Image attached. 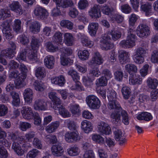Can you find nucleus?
Listing matches in <instances>:
<instances>
[{
  "instance_id": "nucleus-1",
  "label": "nucleus",
  "mask_w": 158,
  "mask_h": 158,
  "mask_svg": "<svg viewBox=\"0 0 158 158\" xmlns=\"http://www.w3.org/2000/svg\"><path fill=\"white\" fill-rule=\"evenodd\" d=\"M107 96L109 100L108 106L109 109L113 111L110 115L112 122L116 124L120 120V112L121 110L118 103L115 99L117 97L116 92L113 89H109L107 92Z\"/></svg>"
},
{
  "instance_id": "nucleus-2",
  "label": "nucleus",
  "mask_w": 158,
  "mask_h": 158,
  "mask_svg": "<svg viewBox=\"0 0 158 158\" xmlns=\"http://www.w3.org/2000/svg\"><path fill=\"white\" fill-rule=\"evenodd\" d=\"M124 32V29L118 27L112 30L110 33L106 34L102 37L100 40V47L102 49L106 50L112 48L113 47V44L111 42V35L112 39L114 40H116L119 39L122 33Z\"/></svg>"
},
{
  "instance_id": "nucleus-3",
  "label": "nucleus",
  "mask_w": 158,
  "mask_h": 158,
  "mask_svg": "<svg viewBox=\"0 0 158 158\" xmlns=\"http://www.w3.org/2000/svg\"><path fill=\"white\" fill-rule=\"evenodd\" d=\"M16 46L15 44L12 42H10L9 48L7 50L1 51L0 53V63L4 65H6L7 63L4 58L9 59L12 58L15 53V50Z\"/></svg>"
},
{
  "instance_id": "nucleus-4",
  "label": "nucleus",
  "mask_w": 158,
  "mask_h": 158,
  "mask_svg": "<svg viewBox=\"0 0 158 158\" xmlns=\"http://www.w3.org/2000/svg\"><path fill=\"white\" fill-rule=\"evenodd\" d=\"M56 5V7L54 8L52 10L51 14L54 16H56L61 15L60 10L58 8L61 7L63 8H67L73 6H74V3L72 0H53Z\"/></svg>"
},
{
  "instance_id": "nucleus-5",
  "label": "nucleus",
  "mask_w": 158,
  "mask_h": 158,
  "mask_svg": "<svg viewBox=\"0 0 158 158\" xmlns=\"http://www.w3.org/2000/svg\"><path fill=\"white\" fill-rule=\"evenodd\" d=\"M20 140L16 141L19 143L15 142L13 143L12 148L13 149L15 152L18 156H23L27 149L30 147L29 144L27 142L23 140V138L19 139Z\"/></svg>"
},
{
  "instance_id": "nucleus-6",
  "label": "nucleus",
  "mask_w": 158,
  "mask_h": 158,
  "mask_svg": "<svg viewBox=\"0 0 158 158\" xmlns=\"http://www.w3.org/2000/svg\"><path fill=\"white\" fill-rule=\"evenodd\" d=\"M145 45L144 43L142 44L141 46L135 49V53L133 56V60L135 63L139 64L144 62V57L147 53Z\"/></svg>"
},
{
  "instance_id": "nucleus-7",
  "label": "nucleus",
  "mask_w": 158,
  "mask_h": 158,
  "mask_svg": "<svg viewBox=\"0 0 158 158\" xmlns=\"http://www.w3.org/2000/svg\"><path fill=\"white\" fill-rule=\"evenodd\" d=\"M133 30L131 29L128 32L126 40L121 41L120 44L122 47L126 48H132L135 45L136 36L133 33Z\"/></svg>"
},
{
  "instance_id": "nucleus-8",
  "label": "nucleus",
  "mask_w": 158,
  "mask_h": 158,
  "mask_svg": "<svg viewBox=\"0 0 158 158\" xmlns=\"http://www.w3.org/2000/svg\"><path fill=\"white\" fill-rule=\"evenodd\" d=\"M25 74H20L19 72L15 71L11 72L9 74V77L15 78V83L17 88H20L23 85L24 80L26 78Z\"/></svg>"
},
{
  "instance_id": "nucleus-9",
  "label": "nucleus",
  "mask_w": 158,
  "mask_h": 158,
  "mask_svg": "<svg viewBox=\"0 0 158 158\" xmlns=\"http://www.w3.org/2000/svg\"><path fill=\"white\" fill-rule=\"evenodd\" d=\"M86 101L89 107L93 109H98L100 106V101L95 95H90L86 98Z\"/></svg>"
},
{
  "instance_id": "nucleus-10",
  "label": "nucleus",
  "mask_w": 158,
  "mask_h": 158,
  "mask_svg": "<svg viewBox=\"0 0 158 158\" xmlns=\"http://www.w3.org/2000/svg\"><path fill=\"white\" fill-rule=\"evenodd\" d=\"M81 139V137L79 133L76 131L67 132L64 135V139L68 143H73L79 141Z\"/></svg>"
},
{
  "instance_id": "nucleus-11",
  "label": "nucleus",
  "mask_w": 158,
  "mask_h": 158,
  "mask_svg": "<svg viewBox=\"0 0 158 158\" xmlns=\"http://www.w3.org/2000/svg\"><path fill=\"white\" fill-rule=\"evenodd\" d=\"M1 26L2 27V32L6 38L8 40L12 39L13 35L10 23L7 21H4L2 23Z\"/></svg>"
},
{
  "instance_id": "nucleus-12",
  "label": "nucleus",
  "mask_w": 158,
  "mask_h": 158,
  "mask_svg": "<svg viewBox=\"0 0 158 158\" xmlns=\"http://www.w3.org/2000/svg\"><path fill=\"white\" fill-rule=\"evenodd\" d=\"M33 107L35 110L44 111L48 109L47 102L44 99H36L34 103Z\"/></svg>"
},
{
  "instance_id": "nucleus-13",
  "label": "nucleus",
  "mask_w": 158,
  "mask_h": 158,
  "mask_svg": "<svg viewBox=\"0 0 158 158\" xmlns=\"http://www.w3.org/2000/svg\"><path fill=\"white\" fill-rule=\"evenodd\" d=\"M101 74V72L99 70L98 67H96L93 68L91 69L89 72V75L90 76L92 77L93 78L92 79H90L88 78V80H87V78L85 77H84L83 78V81L87 85H90V84L92 83V81L94 80V77H98Z\"/></svg>"
},
{
  "instance_id": "nucleus-14",
  "label": "nucleus",
  "mask_w": 158,
  "mask_h": 158,
  "mask_svg": "<svg viewBox=\"0 0 158 158\" xmlns=\"http://www.w3.org/2000/svg\"><path fill=\"white\" fill-rule=\"evenodd\" d=\"M33 14L37 18L40 19L46 18L49 15L45 9L39 6H37L35 8Z\"/></svg>"
},
{
  "instance_id": "nucleus-15",
  "label": "nucleus",
  "mask_w": 158,
  "mask_h": 158,
  "mask_svg": "<svg viewBox=\"0 0 158 158\" xmlns=\"http://www.w3.org/2000/svg\"><path fill=\"white\" fill-rule=\"evenodd\" d=\"M137 35L141 38L147 37L150 34L149 27L145 24H140L137 27Z\"/></svg>"
},
{
  "instance_id": "nucleus-16",
  "label": "nucleus",
  "mask_w": 158,
  "mask_h": 158,
  "mask_svg": "<svg viewBox=\"0 0 158 158\" xmlns=\"http://www.w3.org/2000/svg\"><path fill=\"white\" fill-rule=\"evenodd\" d=\"M103 60L101 56L98 52H94L92 59L89 61L88 64L91 66L99 65L102 64Z\"/></svg>"
},
{
  "instance_id": "nucleus-17",
  "label": "nucleus",
  "mask_w": 158,
  "mask_h": 158,
  "mask_svg": "<svg viewBox=\"0 0 158 158\" xmlns=\"http://www.w3.org/2000/svg\"><path fill=\"white\" fill-rule=\"evenodd\" d=\"M98 130L102 135H109L111 133L110 126L104 122H101L98 124Z\"/></svg>"
},
{
  "instance_id": "nucleus-18",
  "label": "nucleus",
  "mask_w": 158,
  "mask_h": 158,
  "mask_svg": "<svg viewBox=\"0 0 158 158\" xmlns=\"http://www.w3.org/2000/svg\"><path fill=\"white\" fill-rule=\"evenodd\" d=\"M21 113L23 117L27 120L33 118L34 114L32 108L28 106L22 107L21 109Z\"/></svg>"
},
{
  "instance_id": "nucleus-19",
  "label": "nucleus",
  "mask_w": 158,
  "mask_h": 158,
  "mask_svg": "<svg viewBox=\"0 0 158 158\" xmlns=\"http://www.w3.org/2000/svg\"><path fill=\"white\" fill-rule=\"evenodd\" d=\"M100 7L99 5H94L89 11L90 16L92 18H100L101 15Z\"/></svg>"
},
{
  "instance_id": "nucleus-20",
  "label": "nucleus",
  "mask_w": 158,
  "mask_h": 158,
  "mask_svg": "<svg viewBox=\"0 0 158 158\" xmlns=\"http://www.w3.org/2000/svg\"><path fill=\"white\" fill-rule=\"evenodd\" d=\"M10 10L17 14L21 15L23 13V10L19 2L17 1H13L9 5Z\"/></svg>"
},
{
  "instance_id": "nucleus-21",
  "label": "nucleus",
  "mask_w": 158,
  "mask_h": 158,
  "mask_svg": "<svg viewBox=\"0 0 158 158\" xmlns=\"http://www.w3.org/2000/svg\"><path fill=\"white\" fill-rule=\"evenodd\" d=\"M142 78L139 74L133 73L129 77V83L131 85H139L142 84Z\"/></svg>"
},
{
  "instance_id": "nucleus-22",
  "label": "nucleus",
  "mask_w": 158,
  "mask_h": 158,
  "mask_svg": "<svg viewBox=\"0 0 158 158\" xmlns=\"http://www.w3.org/2000/svg\"><path fill=\"white\" fill-rule=\"evenodd\" d=\"M81 128L85 133H89L92 131L93 127L91 122L84 120L81 122Z\"/></svg>"
},
{
  "instance_id": "nucleus-23",
  "label": "nucleus",
  "mask_w": 158,
  "mask_h": 158,
  "mask_svg": "<svg viewBox=\"0 0 158 158\" xmlns=\"http://www.w3.org/2000/svg\"><path fill=\"white\" fill-rule=\"evenodd\" d=\"M33 93L32 90L29 88L25 89L23 93V98L25 102L27 104L31 103L33 98Z\"/></svg>"
},
{
  "instance_id": "nucleus-24",
  "label": "nucleus",
  "mask_w": 158,
  "mask_h": 158,
  "mask_svg": "<svg viewBox=\"0 0 158 158\" xmlns=\"http://www.w3.org/2000/svg\"><path fill=\"white\" fill-rule=\"evenodd\" d=\"M75 38L73 34L66 32L64 35V42L67 46H71L74 43Z\"/></svg>"
},
{
  "instance_id": "nucleus-25",
  "label": "nucleus",
  "mask_w": 158,
  "mask_h": 158,
  "mask_svg": "<svg viewBox=\"0 0 158 158\" xmlns=\"http://www.w3.org/2000/svg\"><path fill=\"white\" fill-rule=\"evenodd\" d=\"M114 138L116 141L119 142L120 145H122L125 142L124 134L120 130L116 129L114 132Z\"/></svg>"
},
{
  "instance_id": "nucleus-26",
  "label": "nucleus",
  "mask_w": 158,
  "mask_h": 158,
  "mask_svg": "<svg viewBox=\"0 0 158 158\" xmlns=\"http://www.w3.org/2000/svg\"><path fill=\"white\" fill-rule=\"evenodd\" d=\"M65 81V77L62 75L53 77L51 79V82L52 83L61 87L64 86Z\"/></svg>"
},
{
  "instance_id": "nucleus-27",
  "label": "nucleus",
  "mask_w": 158,
  "mask_h": 158,
  "mask_svg": "<svg viewBox=\"0 0 158 158\" xmlns=\"http://www.w3.org/2000/svg\"><path fill=\"white\" fill-rule=\"evenodd\" d=\"M61 104H60L57 107H53V108L55 110H58L59 114L63 118H68L70 117V113Z\"/></svg>"
},
{
  "instance_id": "nucleus-28",
  "label": "nucleus",
  "mask_w": 158,
  "mask_h": 158,
  "mask_svg": "<svg viewBox=\"0 0 158 158\" xmlns=\"http://www.w3.org/2000/svg\"><path fill=\"white\" fill-rule=\"evenodd\" d=\"M129 57L130 54L128 52L123 50L119 52L118 57L121 63L123 64L128 62Z\"/></svg>"
},
{
  "instance_id": "nucleus-29",
  "label": "nucleus",
  "mask_w": 158,
  "mask_h": 158,
  "mask_svg": "<svg viewBox=\"0 0 158 158\" xmlns=\"http://www.w3.org/2000/svg\"><path fill=\"white\" fill-rule=\"evenodd\" d=\"M52 153L53 155L59 156L62 155L64 150L62 146L59 145H54L51 148Z\"/></svg>"
},
{
  "instance_id": "nucleus-30",
  "label": "nucleus",
  "mask_w": 158,
  "mask_h": 158,
  "mask_svg": "<svg viewBox=\"0 0 158 158\" xmlns=\"http://www.w3.org/2000/svg\"><path fill=\"white\" fill-rule=\"evenodd\" d=\"M98 24L97 23L92 22L89 23L88 27V31L91 36H95L97 30L98 28Z\"/></svg>"
},
{
  "instance_id": "nucleus-31",
  "label": "nucleus",
  "mask_w": 158,
  "mask_h": 158,
  "mask_svg": "<svg viewBox=\"0 0 158 158\" xmlns=\"http://www.w3.org/2000/svg\"><path fill=\"white\" fill-rule=\"evenodd\" d=\"M55 58L51 55H48L46 56L44 60L45 65L48 69H51L54 66L55 63Z\"/></svg>"
},
{
  "instance_id": "nucleus-32",
  "label": "nucleus",
  "mask_w": 158,
  "mask_h": 158,
  "mask_svg": "<svg viewBox=\"0 0 158 158\" xmlns=\"http://www.w3.org/2000/svg\"><path fill=\"white\" fill-rule=\"evenodd\" d=\"M49 98L53 102V107H57L60 104H61V101L60 98L56 95V93L54 92H51L48 94Z\"/></svg>"
},
{
  "instance_id": "nucleus-33",
  "label": "nucleus",
  "mask_w": 158,
  "mask_h": 158,
  "mask_svg": "<svg viewBox=\"0 0 158 158\" xmlns=\"http://www.w3.org/2000/svg\"><path fill=\"white\" fill-rule=\"evenodd\" d=\"M80 151L79 148L76 146L70 147L67 150L68 154L71 156H75L79 155Z\"/></svg>"
},
{
  "instance_id": "nucleus-34",
  "label": "nucleus",
  "mask_w": 158,
  "mask_h": 158,
  "mask_svg": "<svg viewBox=\"0 0 158 158\" xmlns=\"http://www.w3.org/2000/svg\"><path fill=\"white\" fill-rule=\"evenodd\" d=\"M81 41L82 45L86 47L91 48L94 44V42L84 34L81 35Z\"/></svg>"
},
{
  "instance_id": "nucleus-35",
  "label": "nucleus",
  "mask_w": 158,
  "mask_h": 158,
  "mask_svg": "<svg viewBox=\"0 0 158 158\" xmlns=\"http://www.w3.org/2000/svg\"><path fill=\"white\" fill-rule=\"evenodd\" d=\"M60 125L59 121H55L49 124L45 128L46 131L49 133L55 132Z\"/></svg>"
},
{
  "instance_id": "nucleus-36",
  "label": "nucleus",
  "mask_w": 158,
  "mask_h": 158,
  "mask_svg": "<svg viewBox=\"0 0 158 158\" xmlns=\"http://www.w3.org/2000/svg\"><path fill=\"white\" fill-rule=\"evenodd\" d=\"M141 9L145 12V15L147 16H149L152 15V4L151 3L146 2L143 4L141 6Z\"/></svg>"
},
{
  "instance_id": "nucleus-37",
  "label": "nucleus",
  "mask_w": 158,
  "mask_h": 158,
  "mask_svg": "<svg viewBox=\"0 0 158 158\" xmlns=\"http://www.w3.org/2000/svg\"><path fill=\"white\" fill-rule=\"evenodd\" d=\"M89 51L86 49L79 50L77 53L79 59L83 61L88 60L89 58Z\"/></svg>"
},
{
  "instance_id": "nucleus-38",
  "label": "nucleus",
  "mask_w": 158,
  "mask_h": 158,
  "mask_svg": "<svg viewBox=\"0 0 158 158\" xmlns=\"http://www.w3.org/2000/svg\"><path fill=\"white\" fill-rule=\"evenodd\" d=\"M136 117L139 120H144L146 121L151 120L153 118L151 114L147 112L142 113L138 114Z\"/></svg>"
},
{
  "instance_id": "nucleus-39",
  "label": "nucleus",
  "mask_w": 158,
  "mask_h": 158,
  "mask_svg": "<svg viewBox=\"0 0 158 158\" xmlns=\"http://www.w3.org/2000/svg\"><path fill=\"white\" fill-rule=\"evenodd\" d=\"M148 87L151 89H155L158 85V81L155 78L148 77L146 81Z\"/></svg>"
},
{
  "instance_id": "nucleus-40",
  "label": "nucleus",
  "mask_w": 158,
  "mask_h": 158,
  "mask_svg": "<svg viewBox=\"0 0 158 158\" xmlns=\"http://www.w3.org/2000/svg\"><path fill=\"white\" fill-rule=\"evenodd\" d=\"M41 24L37 22H32L30 26L29 29L30 31L34 33H36L40 31Z\"/></svg>"
},
{
  "instance_id": "nucleus-41",
  "label": "nucleus",
  "mask_w": 158,
  "mask_h": 158,
  "mask_svg": "<svg viewBox=\"0 0 158 158\" xmlns=\"http://www.w3.org/2000/svg\"><path fill=\"white\" fill-rule=\"evenodd\" d=\"M27 56L29 60L32 62L37 61L39 59V56L37 52V51L33 52L29 50L28 55Z\"/></svg>"
},
{
  "instance_id": "nucleus-42",
  "label": "nucleus",
  "mask_w": 158,
  "mask_h": 158,
  "mask_svg": "<svg viewBox=\"0 0 158 158\" xmlns=\"http://www.w3.org/2000/svg\"><path fill=\"white\" fill-rule=\"evenodd\" d=\"M100 7L103 13L109 15L110 17L114 12L113 9L109 7L106 5H102Z\"/></svg>"
},
{
  "instance_id": "nucleus-43",
  "label": "nucleus",
  "mask_w": 158,
  "mask_h": 158,
  "mask_svg": "<svg viewBox=\"0 0 158 158\" xmlns=\"http://www.w3.org/2000/svg\"><path fill=\"white\" fill-rule=\"evenodd\" d=\"M62 34L60 31L56 32L52 37V40L55 43L60 44L62 41Z\"/></svg>"
},
{
  "instance_id": "nucleus-44",
  "label": "nucleus",
  "mask_w": 158,
  "mask_h": 158,
  "mask_svg": "<svg viewBox=\"0 0 158 158\" xmlns=\"http://www.w3.org/2000/svg\"><path fill=\"white\" fill-rule=\"evenodd\" d=\"M120 113H121L122 117V121L124 124L126 125H128L129 124V121L128 117L126 111L124 110H121L120 112ZM120 121V119L119 122H118L117 123L115 124L114 123H113L115 124H117L118 123H119Z\"/></svg>"
},
{
  "instance_id": "nucleus-45",
  "label": "nucleus",
  "mask_w": 158,
  "mask_h": 158,
  "mask_svg": "<svg viewBox=\"0 0 158 158\" xmlns=\"http://www.w3.org/2000/svg\"><path fill=\"white\" fill-rule=\"evenodd\" d=\"M35 75L39 79H42L45 76V71L44 68L41 67L36 69L35 71Z\"/></svg>"
},
{
  "instance_id": "nucleus-46",
  "label": "nucleus",
  "mask_w": 158,
  "mask_h": 158,
  "mask_svg": "<svg viewBox=\"0 0 158 158\" xmlns=\"http://www.w3.org/2000/svg\"><path fill=\"white\" fill-rule=\"evenodd\" d=\"M121 92L124 98L127 99L129 98L131 94V90L129 87L126 86L123 87Z\"/></svg>"
},
{
  "instance_id": "nucleus-47",
  "label": "nucleus",
  "mask_w": 158,
  "mask_h": 158,
  "mask_svg": "<svg viewBox=\"0 0 158 158\" xmlns=\"http://www.w3.org/2000/svg\"><path fill=\"white\" fill-rule=\"evenodd\" d=\"M92 139L93 141L101 144H103L105 142L104 138L99 134H93L92 135Z\"/></svg>"
},
{
  "instance_id": "nucleus-48",
  "label": "nucleus",
  "mask_w": 158,
  "mask_h": 158,
  "mask_svg": "<svg viewBox=\"0 0 158 158\" xmlns=\"http://www.w3.org/2000/svg\"><path fill=\"white\" fill-rule=\"evenodd\" d=\"M125 69L130 75L133 74L132 72L134 73L137 72L138 70L137 67L134 64H129L126 65Z\"/></svg>"
},
{
  "instance_id": "nucleus-49",
  "label": "nucleus",
  "mask_w": 158,
  "mask_h": 158,
  "mask_svg": "<svg viewBox=\"0 0 158 158\" xmlns=\"http://www.w3.org/2000/svg\"><path fill=\"white\" fill-rule=\"evenodd\" d=\"M33 86L35 90L39 91H43L46 88L43 83L37 81L34 82Z\"/></svg>"
},
{
  "instance_id": "nucleus-50",
  "label": "nucleus",
  "mask_w": 158,
  "mask_h": 158,
  "mask_svg": "<svg viewBox=\"0 0 158 158\" xmlns=\"http://www.w3.org/2000/svg\"><path fill=\"white\" fill-rule=\"evenodd\" d=\"M40 45L41 43L39 40L35 37H33L31 43V46L32 49L36 51L39 49Z\"/></svg>"
},
{
  "instance_id": "nucleus-51",
  "label": "nucleus",
  "mask_w": 158,
  "mask_h": 158,
  "mask_svg": "<svg viewBox=\"0 0 158 158\" xmlns=\"http://www.w3.org/2000/svg\"><path fill=\"white\" fill-rule=\"evenodd\" d=\"M108 80L104 77H101L96 81V85L97 87L105 86L107 85Z\"/></svg>"
},
{
  "instance_id": "nucleus-52",
  "label": "nucleus",
  "mask_w": 158,
  "mask_h": 158,
  "mask_svg": "<svg viewBox=\"0 0 158 158\" xmlns=\"http://www.w3.org/2000/svg\"><path fill=\"white\" fill-rule=\"evenodd\" d=\"M64 123L66 125L70 130L71 131L75 130L77 127L76 123L73 121L69 119L65 120Z\"/></svg>"
},
{
  "instance_id": "nucleus-53",
  "label": "nucleus",
  "mask_w": 158,
  "mask_h": 158,
  "mask_svg": "<svg viewBox=\"0 0 158 158\" xmlns=\"http://www.w3.org/2000/svg\"><path fill=\"white\" fill-rule=\"evenodd\" d=\"M40 153L38 150L33 149L28 152L27 156V158H35L37 156L40 154Z\"/></svg>"
},
{
  "instance_id": "nucleus-54",
  "label": "nucleus",
  "mask_w": 158,
  "mask_h": 158,
  "mask_svg": "<svg viewBox=\"0 0 158 158\" xmlns=\"http://www.w3.org/2000/svg\"><path fill=\"white\" fill-rule=\"evenodd\" d=\"M47 50L48 51L51 52H55L57 51L59 48L57 46H54L50 42L46 43L45 44Z\"/></svg>"
},
{
  "instance_id": "nucleus-55",
  "label": "nucleus",
  "mask_w": 158,
  "mask_h": 158,
  "mask_svg": "<svg viewBox=\"0 0 158 158\" xmlns=\"http://www.w3.org/2000/svg\"><path fill=\"white\" fill-rule=\"evenodd\" d=\"M14 30L16 32H18L21 29V22L19 19H15L14 21L13 26Z\"/></svg>"
},
{
  "instance_id": "nucleus-56",
  "label": "nucleus",
  "mask_w": 158,
  "mask_h": 158,
  "mask_svg": "<svg viewBox=\"0 0 158 158\" xmlns=\"http://www.w3.org/2000/svg\"><path fill=\"white\" fill-rule=\"evenodd\" d=\"M110 18L111 21H116L118 23H121L123 19V18L122 16L116 13L114 11L110 16Z\"/></svg>"
},
{
  "instance_id": "nucleus-57",
  "label": "nucleus",
  "mask_w": 158,
  "mask_h": 158,
  "mask_svg": "<svg viewBox=\"0 0 158 158\" xmlns=\"http://www.w3.org/2000/svg\"><path fill=\"white\" fill-rule=\"evenodd\" d=\"M11 16L10 11L6 9H2L0 10V19H4L10 17Z\"/></svg>"
},
{
  "instance_id": "nucleus-58",
  "label": "nucleus",
  "mask_w": 158,
  "mask_h": 158,
  "mask_svg": "<svg viewBox=\"0 0 158 158\" xmlns=\"http://www.w3.org/2000/svg\"><path fill=\"white\" fill-rule=\"evenodd\" d=\"M68 74L71 77L73 80L75 81H78L80 79L78 73L74 69H70L68 72Z\"/></svg>"
},
{
  "instance_id": "nucleus-59",
  "label": "nucleus",
  "mask_w": 158,
  "mask_h": 158,
  "mask_svg": "<svg viewBox=\"0 0 158 158\" xmlns=\"http://www.w3.org/2000/svg\"><path fill=\"white\" fill-rule=\"evenodd\" d=\"M29 51V50H25L21 52L18 56L17 60L19 62H20L21 60L24 61L26 60V55H28V53Z\"/></svg>"
},
{
  "instance_id": "nucleus-60",
  "label": "nucleus",
  "mask_w": 158,
  "mask_h": 158,
  "mask_svg": "<svg viewBox=\"0 0 158 158\" xmlns=\"http://www.w3.org/2000/svg\"><path fill=\"white\" fill-rule=\"evenodd\" d=\"M61 26L67 28L69 30H72L73 28V23L69 20H62L60 22Z\"/></svg>"
},
{
  "instance_id": "nucleus-61",
  "label": "nucleus",
  "mask_w": 158,
  "mask_h": 158,
  "mask_svg": "<svg viewBox=\"0 0 158 158\" xmlns=\"http://www.w3.org/2000/svg\"><path fill=\"white\" fill-rule=\"evenodd\" d=\"M89 5L87 0H79L78 3V7L80 10H84L87 8Z\"/></svg>"
},
{
  "instance_id": "nucleus-62",
  "label": "nucleus",
  "mask_w": 158,
  "mask_h": 158,
  "mask_svg": "<svg viewBox=\"0 0 158 158\" xmlns=\"http://www.w3.org/2000/svg\"><path fill=\"white\" fill-rule=\"evenodd\" d=\"M73 85L69 86L70 89L72 91L77 90L81 91L84 90L83 88L81 86V83L77 81Z\"/></svg>"
},
{
  "instance_id": "nucleus-63",
  "label": "nucleus",
  "mask_w": 158,
  "mask_h": 158,
  "mask_svg": "<svg viewBox=\"0 0 158 158\" xmlns=\"http://www.w3.org/2000/svg\"><path fill=\"white\" fill-rule=\"evenodd\" d=\"M60 63L63 66H66L69 64L71 65L73 62V61L69 58H66L64 57L61 56L60 58Z\"/></svg>"
},
{
  "instance_id": "nucleus-64",
  "label": "nucleus",
  "mask_w": 158,
  "mask_h": 158,
  "mask_svg": "<svg viewBox=\"0 0 158 158\" xmlns=\"http://www.w3.org/2000/svg\"><path fill=\"white\" fill-rule=\"evenodd\" d=\"M70 110L73 114H76L80 111V108L78 105H71L70 107Z\"/></svg>"
}]
</instances>
